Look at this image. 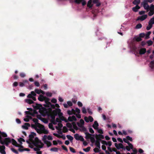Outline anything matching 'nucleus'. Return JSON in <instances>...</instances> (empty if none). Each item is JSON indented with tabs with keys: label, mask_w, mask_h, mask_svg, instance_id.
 <instances>
[{
	"label": "nucleus",
	"mask_w": 154,
	"mask_h": 154,
	"mask_svg": "<svg viewBox=\"0 0 154 154\" xmlns=\"http://www.w3.org/2000/svg\"><path fill=\"white\" fill-rule=\"evenodd\" d=\"M128 146L131 149H132L133 148V146L132 145V144L130 143L129 142V143H128Z\"/></svg>",
	"instance_id": "nucleus-59"
},
{
	"label": "nucleus",
	"mask_w": 154,
	"mask_h": 154,
	"mask_svg": "<svg viewBox=\"0 0 154 154\" xmlns=\"http://www.w3.org/2000/svg\"><path fill=\"white\" fill-rule=\"evenodd\" d=\"M145 35V34L143 33H142L139 34V36L141 38H143Z\"/></svg>",
	"instance_id": "nucleus-60"
},
{
	"label": "nucleus",
	"mask_w": 154,
	"mask_h": 154,
	"mask_svg": "<svg viewBox=\"0 0 154 154\" xmlns=\"http://www.w3.org/2000/svg\"><path fill=\"white\" fill-rule=\"evenodd\" d=\"M61 110L59 108H57L54 110H53L51 113V114L55 116H57L59 113L60 112Z\"/></svg>",
	"instance_id": "nucleus-8"
},
{
	"label": "nucleus",
	"mask_w": 154,
	"mask_h": 154,
	"mask_svg": "<svg viewBox=\"0 0 154 154\" xmlns=\"http://www.w3.org/2000/svg\"><path fill=\"white\" fill-rule=\"evenodd\" d=\"M82 0H74V2L77 4H80Z\"/></svg>",
	"instance_id": "nucleus-49"
},
{
	"label": "nucleus",
	"mask_w": 154,
	"mask_h": 154,
	"mask_svg": "<svg viewBox=\"0 0 154 154\" xmlns=\"http://www.w3.org/2000/svg\"><path fill=\"white\" fill-rule=\"evenodd\" d=\"M45 97L42 95H40L38 98V99L40 101H44Z\"/></svg>",
	"instance_id": "nucleus-19"
},
{
	"label": "nucleus",
	"mask_w": 154,
	"mask_h": 154,
	"mask_svg": "<svg viewBox=\"0 0 154 154\" xmlns=\"http://www.w3.org/2000/svg\"><path fill=\"white\" fill-rule=\"evenodd\" d=\"M94 152L95 153H97L100 152V150H99V148H95L94 149Z\"/></svg>",
	"instance_id": "nucleus-50"
},
{
	"label": "nucleus",
	"mask_w": 154,
	"mask_h": 154,
	"mask_svg": "<svg viewBox=\"0 0 154 154\" xmlns=\"http://www.w3.org/2000/svg\"><path fill=\"white\" fill-rule=\"evenodd\" d=\"M27 118H25L24 119V120L26 122H29V118H31V117L29 116H26Z\"/></svg>",
	"instance_id": "nucleus-36"
},
{
	"label": "nucleus",
	"mask_w": 154,
	"mask_h": 154,
	"mask_svg": "<svg viewBox=\"0 0 154 154\" xmlns=\"http://www.w3.org/2000/svg\"><path fill=\"white\" fill-rule=\"evenodd\" d=\"M126 138L127 139V140H130L131 141H132L133 140H132V138L130 136H126Z\"/></svg>",
	"instance_id": "nucleus-58"
},
{
	"label": "nucleus",
	"mask_w": 154,
	"mask_h": 154,
	"mask_svg": "<svg viewBox=\"0 0 154 154\" xmlns=\"http://www.w3.org/2000/svg\"><path fill=\"white\" fill-rule=\"evenodd\" d=\"M66 125L67 127L70 128H72V124L69 123H67L66 124Z\"/></svg>",
	"instance_id": "nucleus-55"
},
{
	"label": "nucleus",
	"mask_w": 154,
	"mask_h": 154,
	"mask_svg": "<svg viewBox=\"0 0 154 154\" xmlns=\"http://www.w3.org/2000/svg\"><path fill=\"white\" fill-rule=\"evenodd\" d=\"M35 91L36 93L38 94H39L40 93H42L43 94H45L44 91H42L41 89L38 90V89H35Z\"/></svg>",
	"instance_id": "nucleus-18"
},
{
	"label": "nucleus",
	"mask_w": 154,
	"mask_h": 154,
	"mask_svg": "<svg viewBox=\"0 0 154 154\" xmlns=\"http://www.w3.org/2000/svg\"><path fill=\"white\" fill-rule=\"evenodd\" d=\"M149 25H151L152 26V25L154 24V19L152 18L149 22Z\"/></svg>",
	"instance_id": "nucleus-26"
},
{
	"label": "nucleus",
	"mask_w": 154,
	"mask_h": 154,
	"mask_svg": "<svg viewBox=\"0 0 154 154\" xmlns=\"http://www.w3.org/2000/svg\"><path fill=\"white\" fill-rule=\"evenodd\" d=\"M18 141L21 144L22 143V141L23 142H25V140L23 138L21 137L20 138L18 139Z\"/></svg>",
	"instance_id": "nucleus-44"
},
{
	"label": "nucleus",
	"mask_w": 154,
	"mask_h": 154,
	"mask_svg": "<svg viewBox=\"0 0 154 154\" xmlns=\"http://www.w3.org/2000/svg\"><path fill=\"white\" fill-rule=\"evenodd\" d=\"M44 143L47 145L48 147L52 145L50 141L48 140L45 141Z\"/></svg>",
	"instance_id": "nucleus-27"
},
{
	"label": "nucleus",
	"mask_w": 154,
	"mask_h": 154,
	"mask_svg": "<svg viewBox=\"0 0 154 154\" xmlns=\"http://www.w3.org/2000/svg\"><path fill=\"white\" fill-rule=\"evenodd\" d=\"M67 138L70 141H72L73 139V137L70 135H67L66 136Z\"/></svg>",
	"instance_id": "nucleus-38"
},
{
	"label": "nucleus",
	"mask_w": 154,
	"mask_h": 154,
	"mask_svg": "<svg viewBox=\"0 0 154 154\" xmlns=\"http://www.w3.org/2000/svg\"><path fill=\"white\" fill-rule=\"evenodd\" d=\"M72 125H73V128L76 130L78 129V128L76 125L75 122H72Z\"/></svg>",
	"instance_id": "nucleus-33"
},
{
	"label": "nucleus",
	"mask_w": 154,
	"mask_h": 154,
	"mask_svg": "<svg viewBox=\"0 0 154 154\" xmlns=\"http://www.w3.org/2000/svg\"><path fill=\"white\" fill-rule=\"evenodd\" d=\"M81 129H80V131H87V129L84 126L81 128Z\"/></svg>",
	"instance_id": "nucleus-41"
},
{
	"label": "nucleus",
	"mask_w": 154,
	"mask_h": 154,
	"mask_svg": "<svg viewBox=\"0 0 154 154\" xmlns=\"http://www.w3.org/2000/svg\"><path fill=\"white\" fill-rule=\"evenodd\" d=\"M90 139L91 142L92 143H94L96 141V140H95V138H94V137H91L90 138Z\"/></svg>",
	"instance_id": "nucleus-42"
},
{
	"label": "nucleus",
	"mask_w": 154,
	"mask_h": 154,
	"mask_svg": "<svg viewBox=\"0 0 154 154\" xmlns=\"http://www.w3.org/2000/svg\"><path fill=\"white\" fill-rule=\"evenodd\" d=\"M92 2L94 4H96V6L97 7H99L101 5L99 0H93Z\"/></svg>",
	"instance_id": "nucleus-17"
},
{
	"label": "nucleus",
	"mask_w": 154,
	"mask_h": 154,
	"mask_svg": "<svg viewBox=\"0 0 154 154\" xmlns=\"http://www.w3.org/2000/svg\"><path fill=\"white\" fill-rule=\"evenodd\" d=\"M85 134L86 135L85 138L86 139H90L92 136H94V134H91L88 132H85Z\"/></svg>",
	"instance_id": "nucleus-12"
},
{
	"label": "nucleus",
	"mask_w": 154,
	"mask_h": 154,
	"mask_svg": "<svg viewBox=\"0 0 154 154\" xmlns=\"http://www.w3.org/2000/svg\"><path fill=\"white\" fill-rule=\"evenodd\" d=\"M99 126V124L97 121L94 122V124L93 125L92 127L95 129H97Z\"/></svg>",
	"instance_id": "nucleus-16"
},
{
	"label": "nucleus",
	"mask_w": 154,
	"mask_h": 154,
	"mask_svg": "<svg viewBox=\"0 0 154 154\" xmlns=\"http://www.w3.org/2000/svg\"><path fill=\"white\" fill-rule=\"evenodd\" d=\"M37 128L35 130L37 131V133H38V134H41L42 133V126H40V128Z\"/></svg>",
	"instance_id": "nucleus-21"
},
{
	"label": "nucleus",
	"mask_w": 154,
	"mask_h": 154,
	"mask_svg": "<svg viewBox=\"0 0 154 154\" xmlns=\"http://www.w3.org/2000/svg\"><path fill=\"white\" fill-rule=\"evenodd\" d=\"M91 149V147L90 146L84 149H83V150L86 152H88L90 151Z\"/></svg>",
	"instance_id": "nucleus-43"
},
{
	"label": "nucleus",
	"mask_w": 154,
	"mask_h": 154,
	"mask_svg": "<svg viewBox=\"0 0 154 154\" xmlns=\"http://www.w3.org/2000/svg\"><path fill=\"white\" fill-rule=\"evenodd\" d=\"M140 8V7L138 5H136V6L132 8V10L134 12H137Z\"/></svg>",
	"instance_id": "nucleus-20"
},
{
	"label": "nucleus",
	"mask_w": 154,
	"mask_h": 154,
	"mask_svg": "<svg viewBox=\"0 0 154 154\" xmlns=\"http://www.w3.org/2000/svg\"><path fill=\"white\" fill-rule=\"evenodd\" d=\"M5 147L4 145H0V152L2 154H6Z\"/></svg>",
	"instance_id": "nucleus-11"
},
{
	"label": "nucleus",
	"mask_w": 154,
	"mask_h": 154,
	"mask_svg": "<svg viewBox=\"0 0 154 154\" xmlns=\"http://www.w3.org/2000/svg\"><path fill=\"white\" fill-rule=\"evenodd\" d=\"M151 33V32L150 31L148 32L146 35H145V38L146 39L149 38V36Z\"/></svg>",
	"instance_id": "nucleus-37"
},
{
	"label": "nucleus",
	"mask_w": 154,
	"mask_h": 154,
	"mask_svg": "<svg viewBox=\"0 0 154 154\" xmlns=\"http://www.w3.org/2000/svg\"><path fill=\"white\" fill-rule=\"evenodd\" d=\"M149 67L152 69H154V60L150 62Z\"/></svg>",
	"instance_id": "nucleus-24"
},
{
	"label": "nucleus",
	"mask_w": 154,
	"mask_h": 154,
	"mask_svg": "<svg viewBox=\"0 0 154 154\" xmlns=\"http://www.w3.org/2000/svg\"><path fill=\"white\" fill-rule=\"evenodd\" d=\"M48 136L46 135H45L42 138V140L43 141L44 143L46 141H47L46 140L47 139Z\"/></svg>",
	"instance_id": "nucleus-47"
},
{
	"label": "nucleus",
	"mask_w": 154,
	"mask_h": 154,
	"mask_svg": "<svg viewBox=\"0 0 154 154\" xmlns=\"http://www.w3.org/2000/svg\"><path fill=\"white\" fill-rule=\"evenodd\" d=\"M148 44V46H150L153 43L152 42L151 40H149L146 42Z\"/></svg>",
	"instance_id": "nucleus-45"
},
{
	"label": "nucleus",
	"mask_w": 154,
	"mask_h": 154,
	"mask_svg": "<svg viewBox=\"0 0 154 154\" xmlns=\"http://www.w3.org/2000/svg\"><path fill=\"white\" fill-rule=\"evenodd\" d=\"M33 107L35 109H39V111H41L42 110H44L45 111H46L45 108L43 107L42 105L40 104L36 103V105L35 106H33Z\"/></svg>",
	"instance_id": "nucleus-3"
},
{
	"label": "nucleus",
	"mask_w": 154,
	"mask_h": 154,
	"mask_svg": "<svg viewBox=\"0 0 154 154\" xmlns=\"http://www.w3.org/2000/svg\"><path fill=\"white\" fill-rule=\"evenodd\" d=\"M49 128L52 129V130H54V128L53 127V125L51 123H49L48 125Z\"/></svg>",
	"instance_id": "nucleus-53"
},
{
	"label": "nucleus",
	"mask_w": 154,
	"mask_h": 154,
	"mask_svg": "<svg viewBox=\"0 0 154 154\" xmlns=\"http://www.w3.org/2000/svg\"><path fill=\"white\" fill-rule=\"evenodd\" d=\"M142 27V25L141 23H139L136 26V28L137 29H139L141 28Z\"/></svg>",
	"instance_id": "nucleus-40"
},
{
	"label": "nucleus",
	"mask_w": 154,
	"mask_h": 154,
	"mask_svg": "<svg viewBox=\"0 0 154 154\" xmlns=\"http://www.w3.org/2000/svg\"><path fill=\"white\" fill-rule=\"evenodd\" d=\"M41 126L40 125H37V124H31V127L32 128L35 130L37 128H40V126Z\"/></svg>",
	"instance_id": "nucleus-22"
},
{
	"label": "nucleus",
	"mask_w": 154,
	"mask_h": 154,
	"mask_svg": "<svg viewBox=\"0 0 154 154\" xmlns=\"http://www.w3.org/2000/svg\"><path fill=\"white\" fill-rule=\"evenodd\" d=\"M67 104L69 106H72V103L70 101H68L67 102Z\"/></svg>",
	"instance_id": "nucleus-63"
},
{
	"label": "nucleus",
	"mask_w": 154,
	"mask_h": 154,
	"mask_svg": "<svg viewBox=\"0 0 154 154\" xmlns=\"http://www.w3.org/2000/svg\"><path fill=\"white\" fill-rule=\"evenodd\" d=\"M50 99L49 98L45 97V98L44 100L45 101V104H44V106L45 107H49V105L51 104V103L49 101Z\"/></svg>",
	"instance_id": "nucleus-5"
},
{
	"label": "nucleus",
	"mask_w": 154,
	"mask_h": 154,
	"mask_svg": "<svg viewBox=\"0 0 154 154\" xmlns=\"http://www.w3.org/2000/svg\"><path fill=\"white\" fill-rule=\"evenodd\" d=\"M140 2V0H134L133 3L134 5H138Z\"/></svg>",
	"instance_id": "nucleus-31"
},
{
	"label": "nucleus",
	"mask_w": 154,
	"mask_h": 154,
	"mask_svg": "<svg viewBox=\"0 0 154 154\" xmlns=\"http://www.w3.org/2000/svg\"><path fill=\"white\" fill-rule=\"evenodd\" d=\"M72 101L74 103H76L77 101V98L76 97H75L74 98H73L72 99Z\"/></svg>",
	"instance_id": "nucleus-56"
},
{
	"label": "nucleus",
	"mask_w": 154,
	"mask_h": 154,
	"mask_svg": "<svg viewBox=\"0 0 154 154\" xmlns=\"http://www.w3.org/2000/svg\"><path fill=\"white\" fill-rule=\"evenodd\" d=\"M147 15H143L141 16L138 17L137 18V20H140L141 21H143L147 18Z\"/></svg>",
	"instance_id": "nucleus-10"
},
{
	"label": "nucleus",
	"mask_w": 154,
	"mask_h": 154,
	"mask_svg": "<svg viewBox=\"0 0 154 154\" xmlns=\"http://www.w3.org/2000/svg\"><path fill=\"white\" fill-rule=\"evenodd\" d=\"M149 9H150V10H152V11H154V5L152 4H151L150 7H149Z\"/></svg>",
	"instance_id": "nucleus-64"
},
{
	"label": "nucleus",
	"mask_w": 154,
	"mask_h": 154,
	"mask_svg": "<svg viewBox=\"0 0 154 154\" xmlns=\"http://www.w3.org/2000/svg\"><path fill=\"white\" fill-rule=\"evenodd\" d=\"M36 135V134L35 133L33 132H32L31 134L29 135V140L31 142L33 141V139L34 138V136H35Z\"/></svg>",
	"instance_id": "nucleus-7"
},
{
	"label": "nucleus",
	"mask_w": 154,
	"mask_h": 154,
	"mask_svg": "<svg viewBox=\"0 0 154 154\" xmlns=\"http://www.w3.org/2000/svg\"><path fill=\"white\" fill-rule=\"evenodd\" d=\"M41 126H42V133H43L45 134H48V131L47 130L45 129L44 126L42 125Z\"/></svg>",
	"instance_id": "nucleus-14"
},
{
	"label": "nucleus",
	"mask_w": 154,
	"mask_h": 154,
	"mask_svg": "<svg viewBox=\"0 0 154 154\" xmlns=\"http://www.w3.org/2000/svg\"><path fill=\"white\" fill-rule=\"evenodd\" d=\"M152 26L151 25H149V24L146 27V29L147 30H150L152 28Z\"/></svg>",
	"instance_id": "nucleus-62"
},
{
	"label": "nucleus",
	"mask_w": 154,
	"mask_h": 154,
	"mask_svg": "<svg viewBox=\"0 0 154 154\" xmlns=\"http://www.w3.org/2000/svg\"><path fill=\"white\" fill-rule=\"evenodd\" d=\"M58 148L56 147H53L51 148L50 149V150L52 151H54L55 152H57L58 151Z\"/></svg>",
	"instance_id": "nucleus-39"
},
{
	"label": "nucleus",
	"mask_w": 154,
	"mask_h": 154,
	"mask_svg": "<svg viewBox=\"0 0 154 154\" xmlns=\"http://www.w3.org/2000/svg\"><path fill=\"white\" fill-rule=\"evenodd\" d=\"M29 85V82L27 80H23V82H19V86L20 87H23L25 85L27 86Z\"/></svg>",
	"instance_id": "nucleus-6"
},
{
	"label": "nucleus",
	"mask_w": 154,
	"mask_h": 154,
	"mask_svg": "<svg viewBox=\"0 0 154 154\" xmlns=\"http://www.w3.org/2000/svg\"><path fill=\"white\" fill-rule=\"evenodd\" d=\"M25 101L26 102L29 104L33 103H34V101L31 99H26Z\"/></svg>",
	"instance_id": "nucleus-23"
},
{
	"label": "nucleus",
	"mask_w": 154,
	"mask_h": 154,
	"mask_svg": "<svg viewBox=\"0 0 154 154\" xmlns=\"http://www.w3.org/2000/svg\"><path fill=\"white\" fill-rule=\"evenodd\" d=\"M95 145L99 149L100 148V142L98 141V140H96L95 142Z\"/></svg>",
	"instance_id": "nucleus-25"
},
{
	"label": "nucleus",
	"mask_w": 154,
	"mask_h": 154,
	"mask_svg": "<svg viewBox=\"0 0 154 154\" xmlns=\"http://www.w3.org/2000/svg\"><path fill=\"white\" fill-rule=\"evenodd\" d=\"M82 112L84 114H86L87 113V111L86 110V109L85 107H83L82 108Z\"/></svg>",
	"instance_id": "nucleus-57"
},
{
	"label": "nucleus",
	"mask_w": 154,
	"mask_h": 154,
	"mask_svg": "<svg viewBox=\"0 0 154 154\" xmlns=\"http://www.w3.org/2000/svg\"><path fill=\"white\" fill-rule=\"evenodd\" d=\"M50 116H51V117L52 119V120L54 121V120H55V116L54 115H53L52 114H51L50 115Z\"/></svg>",
	"instance_id": "nucleus-51"
},
{
	"label": "nucleus",
	"mask_w": 154,
	"mask_h": 154,
	"mask_svg": "<svg viewBox=\"0 0 154 154\" xmlns=\"http://www.w3.org/2000/svg\"><path fill=\"white\" fill-rule=\"evenodd\" d=\"M97 137L100 138L101 139H103L104 138L103 135L101 134H96V135L95 138H97Z\"/></svg>",
	"instance_id": "nucleus-28"
},
{
	"label": "nucleus",
	"mask_w": 154,
	"mask_h": 154,
	"mask_svg": "<svg viewBox=\"0 0 154 154\" xmlns=\"http://www.w3.org/2000/svg\"><path fill=\"white\" fill-rule=\"evenodd\" d=\"M134 39H135L136 41L137 42H140L142 40L141 38L139 36L136 38H134Z\"/></svg>",
	"instance_id": "nucleus-35"
},
{
	"label": "nucleus",
	"mask_w": 154,
	"mask_h": 154,
	"mask_svg": "<svg viewBox=\"0 0 154 154\" xmlns=\"http://www.w3.org/2000/svg\"><path fill=\"white\" fill-rule=\"evenodd\" d=\"M147 0H144L143 1V7L144 9L147 10L149 9V6L147 2Z\"/></svg>",
	"instance_id": "nucleus-9"
},
{
	"label": "nucleus",
	"mask_w": 154,
	"mask_h": 154,
	"mask_svg": "<svg viewBox=\"0 0 154 154\" xmlns=\"http://www.w3.org/2000/svg\"><path fill=\"white\" fill-rule=\"evenodd\" d=\"M32 144L35 146L40 148H42L44 145V144L41 142L37 137H35L33 141L31 142Z\"/></svg>",
	"instance_id": "nucleus-2"
},
{
	"label": "nucleus",
	"mask_w": 154,
	"mask_h": 154,
	"mask_svg": "<svg viewBox=\"0 0 154 154\" xmlns=\"http://www.w3.org/2000/svg\"><path fill=\"white\" fill-rule=\"evenodd\" d=\"M32 121L35 123V124H37V125H42L38 122V120L37 119L33 118L32 119Z\"/></svg>",
	"instance_id": "nucleus-32"
},
{
	"label": "nucleus",
	"mask_w": 154,
	"mask_h": 154,
	"mask_svg": "<svg viewBox=\"0 0 154 154\" xmlns=\"http://www.w3.org/2000/svg\"><path fill=\"white\" fill-rule=\"evenodd\" d=\"M70 150V151L72 152L73 153H75L76 152V151H75V149L72 147H69Z\"/></svg>",
	"instance_id": "nucleus-52"
},
{
	"label": "nucleus",
	"mask_w": 154,
	"mask_h": 154,
	"mask_svg": "<svg viewBox=\"0 0 154 154\" xmlns=\"http://www.w3.org/2000/svg\"><path fill=\"white\" fill-rule=\"evenodd\" d=\"M146 49L145 48H141L139 52V53L140 54H143L146 53Z\"/></svg>",
	"instance_id": "nucleus-15"
},
{
	"label": "nucleus",
	"mask_w": 154,
	"mask_h": 154,
	"mask_svg": "<svg viewBox=\"0 0 154 154\" xmlns=\"http://www.w3.org/2000/svg\"><path fill=\"white\" fill-rule=\"evenodd\" d=\"M61 146L63 149L66 151V152H68V150L66 146L64 145H62Z\"/></svg>",
	"instance_id": "nucleus-61"
},
{
	"label": "nucleus",
	"mask_w": 154,
	"mask_h": 154,
	"mask_svg": "<svg viewBox=\"0 0 154 154\" xmlns=\"http://www.w3.org/2000/svg\"><path fill=\"white\" fill-rule=\"evenodd\" d=\"M36 95V93L34 91H32L31 93L29 94L27 97L28 98H31L32 97L35 96Z\"/></svg>",
	"instance_id": "nucleus-13"
},
{
	"label": "nucleus",
	"mask_w": 154,
	"mask_h": 154,
	"mask_svg": "<svg viewBox=\"0 0 154 154\" xmlns=\"http://www.w3.org/2000/svg\"><path fill=\"white\" fill-rule=\"evenodd\" d=\"M74 137L76 140H79L81 141H84V138L81 135H79L78 134H76L74 135Z\"/></svg>",
	"instance_id": "nucleus-4"
},
{
	"label": "nucleus",
	"mask_w": 154,
	"mask_h": 154,
	"mask_svg": "<svg viewBox=\"0 0 154 154\" xmlns=\"http://www.w3.org/2000/svg\"><path fill=\"white\" fill-rule=\"evenodd\" d=\"M18 150L20 152H22L24 151H29L30 150V149L28 148H24L23 149H22L20 148H19Z\"/></svg>",
	"instance_id": "nucleus-34"
},
{
	"label": "nucleus",
	"mask_w": 154,
	"mask_h": 154,
	"mask_svg": "<svg viewBox=\"0 0 154 154\" xmlns=\"http://www.w3.org/2000/svg\"><path fill=\"white\" fill-rule=\"evenodd\" d=\"M154 14V11L150 10V11L148 13V15L149 16L152 15Z\"/></svg>",
	"instance_id": "nucleus-48"
},
{
	"label": "nucleus",
	"mask_w": 154,
	"mask_h": 154,
	"mask_svg": "<svg viewBox=\"0 0 154 154\" xmlns=\"http://www.w3.org/2000/svg\"><path fill=\"white\" fill-rule=\"evenodd\" d=\"M91 2L92 1L91 0H89L88 2L87 6L89 8H91L93 6L91 4Z\"/></svg>",
	"instance_id": "nucleus-29"
},
{
	"label": "nucleus",
	"mask_w": 154,
	"mask_h": 154,
	"mask_svg": "<svg viewBox=\"0 0 154 154\" xmlns=\"http://www.w3.org/2000/svg\"><path fill=\"white\" fill-rule=\"evenodd\" d=\"M11 150L12 151V152L17 154H18L19 153L14 148H11Z\"/></svg>",
	"instance_id": "nucleus-54"
},
{
	"label": "nucleus",
	"mask_w": 154,
	"mask_h": 154,
	"mask_svg": "<svg viewBox=\"0 0 154 154\" xmlns=\"http://www.w3.org/2000/svg\"><path fill=\"white\" fill-rule=\"evenodd\" d=\"M58 125L59 128H58V127H56V129L58 130H61V128L63 126L62 124L61 123H59L58 124Z\"/></svg>",
	"instance_id": "nucleus-30"
},
{
	"label": "nucleus",
	"mask_w": 154,
	"mask_h": 154,
	"mask_svg": "<svg viewBox=\"0 0 154 154\" xmlns=\"http://www.w3.org/2000/svg\"><path fill=\"white\" fill-rule=\"evenodd\" d=\"M7 137L8 135L5 133L0 131V143L1 144L8 146L9 144L12 142L13 145L16 147H19V145L14 139H11L9 137Z\"/></svg>",
	"instance_id": "nucleus-1"
},
{
	"label": "nucleus",
	"mask_w": 154,
	"mask_h": 154,
	"mask_svg": "<svg viewBox=\"0 0 154 154\" xmlns=\"http://www.w3.org/2000/svg\"><path fill=\"white\" fill-rule=\"evenodd\" d=\"M68 131V130L66 126H64L63 127V133H66Z\"/></svg>",
	"instance_id": "nucleus-46"
}]
</instances>
